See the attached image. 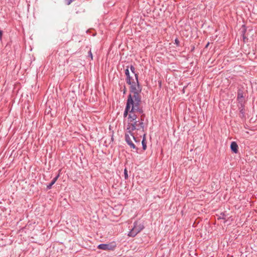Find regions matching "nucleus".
<instances>
[{"mask_svg": "<svg viewBox=\"0 0 257 257\" xmlns=\"http://www.w3.org/2000/svg\"><path fill=\"white\" fill-rule=\"evenodd\" d=\"M141 98L134 97L132 94L127 97L126 104L123 112V117H127V121H132L138 118L139 114L144 115V110L142 105Z\"/></svg>", "mask_w": 257, "mask_h": 257, "instance_id": "1", "label": "nucleus"}, {"mask_svg": "<svg viewBox=\"0 0 257 257\" xmlns=\"http://www.w3.org/2000/svg\"><path fill=\"white\" fill-rule=\"evenodd\" d=\"M125 81L126 83L130 85V94H132V96L134 97L141 98L140 93L142 91V87L138 79H134L130 76V80L127 79V77H126Z\"/></svg>", "mask_w": 257, "mask_h": 257, "instance_id": "2", "label": "nucleus"}, {"mask_svg": "<svg viewBox=\"0 0 257 257\" xmlns=\"http://www.w3.org/2000/svg\"><path fill=\"white\" fill-rule=\"evenodd\" d=\"M145 113H144V115H142L141 114V119L140 121L139 120H137V119L138 118H135V120L132 121H127V125L126 130L127 133H128L131 136H133V132L136 130H142L144 131V120L145 117Z\"/></svg>", "mask_w": 257, "mask_h": 257, "instance_id": "3", "label": "nucleus"}, {"mask_svg": "<svg viewBox=\"0 0 257 257\" xmlns=\"http://www.w3.org/2000/svg\"><path fill=\"white\" fill-rule=\"evenodd\" d=\"M145 228L143 223L135 221L134 223V226L128 233L127 235L130 237H135L138 233L140 232Z\"/></svg>", "mask_w": 257, "mask_h": 257, "instance_id": "4", "label": "nucleus"}, {"mask_svg": "<svg viewBox=\"0 0 257 257\" xmlns=\"http://www.w3.org/2000/svg\"><path fill=\"white\" fill-rule=\"evenodd\" d=\"M116 246L114 241L108 243H101L98 245V248L104 250H113Z\"/></svg>", "mask_w": 257, "mask_h": 257, "instance_id": "5", "label": "nucleus"}, {"mask_svg": "<svg viewBox=\"0 0 257 257\" xmlns=\"http://www.w3.org/2000/svg\"><path fill=\"white\" fill-rule=\"evenodd\" d=\"M125 140L127 144V145L130 147L131 148L136 150V152L137 153L138 152V148L136 146V145L133 143V141L131 140V138L130 135L127 134H125Z\"/></svg>", "mask_w": 257, "mask_h": 257, "instance_id": "6", "label": "nucleus"}, {"mask_svg": "<svg viewBox=\"0 0 257 257\" xmlns=\"http://www.w3.org/2000/svg\"><path fill=\"white\" fill-rule=\"evenodd\" d=\"M238 107L239 111V117L241 118H244L245 117L244 105L243 103H242L241 101H240V103H239Z\"/></svg>", "mask_w": 257, "mask_h": 257, "instance_id": "7", "label": "nucleus"}, {"mask_svg": "<svg viewBox=\"0 0 257 257\" xmlns=\"http://www.w3.org/2000/svg\"><path fill=\"white\" fill-rule=\"evenodd\" d=\"M244 97V93L243 90L239 89L237 91V99L238 101V103H240V101L243 103V98Z\"/></svg>", "mask_w": 257, "mask_h": 257, "instance_id": "8", "label": "nucleus"}, {"mask_svg": "<svg viewBox=\"0 0 257 257\" xmlns=\"http://www.w3.org/2000/svg\"><path fill=\"white\" fill-rule=\"evenodd\" d=\"M238 145L235 142H231L230 145V149L233 153L236 154L238 152Z\"/></svg>", "mask_w": 257, "mask_h": 257, "instance_id": "9", "label": "nucleus"}, {"mask_svg": "<svg viewBox=\"0 0 257 257\" xmlns=\"http://www.w3.org/2000/svg\"><path fill=\"white\" fill-rule=\"evenodd\" d=\"M59 177V174H58L55 177H54L51 182L47 186V190H50L52 188V186L55 183L57 179Z\"/></svg>", "mask_w": 257, "mask_h": 257, "instance_id": "10", "label": "nucleus"}, {"mask_svg": "<svg viewBox=\"0 0 257 257\" xmlns=\"http://www.w3.org/2000/svg\"><path fill=\"white\" fill-rule=\"evenodd\" d=\"M129 68L130 69V70L131 71V72L134 74L135 79H138L139 73L136 71L135 67L133 65H131L129 66Z\"/></svg>", "mask_w": 257, "mask_h": 257, "instance_id": "11", "label": "nucleus"}, {"mask_svg": "<svg viewBox=\"0 0 257 257\" xmlns=\"http://www.w3.org/2000/svg\"><path fill=\"white\" fill-rule=\"evenodd\" d=\"M142 145L143 149L144 151H145L147 149V143H146V134L144 135L143 139L142 141Z\"/></svg>", "mask_w": 257, "mask_h": 257, "instance_id": "12", "label": "nucleus"}, {"mask_svg": "<svg viewBox=\"0 0 257 257\" xmlns=\"http://www.w3.org/2000/svg\"><path fill=\"white\" fill-rule=\"evenodd\" d=\"M125 75H126V77H127V79H130V73L129 71V66H127L126 67V69L124 70Z\"/></svg>", "mask_w": 257, "mask_h": 257, "instance_id": "13", "label": "nucleus"}, {"mask_svg": "<svg viewBox=\"0 0 257 257\" xmlns=\"http://www.w3.org/2000/svg\"><path fill=\"white\" fill-rule=\"evenodd\" d=\"M242 27H243V30L241 31V35L242 36L244 40L245 39H246V37H245V32H246V29H245V27L244 25H243Z\"/></svg>", "mask_w": 257, "mask_h": 257, "instance_id": "14", "label": "nucleus"}, {"mask_svg": "<svg viewBox=\"0 0 257 257\" xmlns=\"http://www.w3.org/2000/svg\"><path fill=\"white\" fill-rule=\"evenodd\" d=\"M124 176L125 179H127L128 178L127 171L126 168L124 170Z\"/></svg>", "mask_w": 257, "mask_h": 257, "instance_id": "15", "label": "nucleus"}, {"mask_svg": "<svg viewBox=\"0 0 257 257\" xmlns=\"http://www.w3.org/2000/svg\"><path fill=\"white\" fill-rule=\"evenodd\" d=\"M219 219H225V215L224 213H221L219 217Z\"/></svg>", "mask_w": 257, "mask_h": 257, "instance_id": "16", "label": "nucleus"}, {"mask_svg": "<svg viewBox=\"0 0 257 257\" xmlns=\"http://www.w3.org/2000/svg\"><path fill=\"white\" fill-rule=\"evenodd\" d=\"M88 57H90L91 60H92L93 59V55H92V52H91V50H90L88 52Z\"/></svg>", "mask_w": 257, "mask_h": 257, "instance_id": "17", "label": "nucleus"}, {"mask_svg": "<svg viewBox=\"0 0 257 257\" xmlns=\"http://www.w3.org/2000/svg\"><path fill=\"white\" fill-rule=\"evenodd\" d=\"M132 136L133 137V138L136 143H139V144L140 143V140H137V138L134 136L133 134V136Z\"/></svg>", "mask_w": 257, "mask_h": 257, "instance_id": "18", "label": "nucleus"}, {"mask_svg": "<svg viewBox=\"0 0 257 257\" xmlns=\"http://www.w3.org/2000/svg\"><path fill=\"white\" fill-rule=\"evenodd\" d=\"M175 44L178 46L179 44V41L178 40V39H176L175 40Z\"/></svg>", "mask_w": 257, "mask_h": 257, "instance_id": "19", "label": "nucleus"}, {"mask_svg": "<svg viewBox=\"0 0 257 257\" xmlns=\"http://www.w3.org/2000/svg\"><path fill=\"white\" fill-rule=\"evenodd\" d=\"M126 92V88L125 87V86H123V94H125Z\"/></svg>", "mask_w": 257, "mask_h": 257, "instance_id": "20", "label": "nucleus"}, {"mask_svg": "<svg viewBox=\"0 0 257 257\" xmlns=\"http://www.w3.org/2000/svg\"><path fill=\"white\" fill-rule=\"evenodd\" d=\"M3 36V31L0 30V40H2Z\"/></svg>", "mask_w": 257, "mask_h": 257, "instance_id": "21", "label": "nucleus"}, {"mask_svg": "<svg viewBox=\"0 0 257 257\" xmlns=\"http://www.w3.org/2000/svg\"><path fill=\"white\" fill-rule=\"evenodd\" d=\"M209 45V43H208L206 44V46H205V48H207V47L208 46V45Z\"/></svg>", "mask_w": 257, "mask_h": 257, "instance_id": "22", "label": "nucleus"}]
</instances>
